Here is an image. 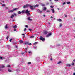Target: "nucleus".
I'll list each match as a JSON object with an SVG mask.
<instances>
[{
	"label": "nucleus",
	"mask_w": 75,
	"mask_h": 75,
	"mask_svg": "<svg viewBox=\"0 0 75 75\" xmlns=\"http://www.w3.org/2000/svg\"><path fill=\"white\" fill-rule=\"evenodd\" d=\"M29 7L30 8L31 10H34L36 7L35 6H34L32 5L27 4L26 5H24L23 6V8H27V7Z\"/></svg>",
	"instance_id": "f257e3e1"
},
{
	"label": "nucleus",
	"mask_w": 75,
	"mask_h": 75,
	"mask_svg": "<svg viewBox=\"0 0 75 75\" xmlns=\"http://www.w3.org/2000/svg\"><path fill=\"white\" fill-rule=\"evenodd\" d=\"M25 13L26 14L27 16L30 15V11H28V10L27 9L25 12Z\"/></svg>",
	"instance_id": "f03ea898"
},
{
	"label": "nucleus",
	"mask_w": 75,
	"mask_h": 75,
	"mask_svg": "<svg viewBox=\"0 0 75 75\" xmlns=\"http://www.w3.org/2000/svg\"><path fill=\"white\" fill-rule=\"evenodd\" d=\"M40 39L43 41H45V38H43V37L42 36H41L40 37Z\"/></svg>",
	"instance_id": "7ed1b4c3"
},
{
	"label": "nucleus",
	"mask_w": 75,
	"mask_h": 75,
	"mask_svg": "<svg viewBox=\"0 0 75 75\" xmlns=\"http://www.w3.org/2000/svg\"><path fill=\"white\" fill-rule=\"evenodd\" d=\"M52 35V33H50L48 35H46V37H50V36H51Z\"/></svg>",
	"instance_id": "20e7f679"
},
{
	"label": "nucleus",
	"mask_w": 75,
	"mask_h": 75,
	"mask_svg": "<svg viewBox=\"0 0 75 75\" xmlns=\"http://www.w3.org/2000/svg\"><path fill=\"white\" fill-rule=\"evenodd\" d=\"M48 33V32L47 31H45L43 32V33L45 34V35H46Z\"/></svg>",
	"instance_id": "39448f33"
},
{
	"label": "nucleus",
	"mask_w": 75,
	"mask_h": 75,
	"mask_svg": "<svg viewBox=\"0 0 75 75\" xmlns=\"http://www.w3.org/2000/svg\"><path fill=\"white\" fill-rule=\"evenodd\" d=\"M13 12H14V10H11L9 11V13H13Z\"/></svg>",
	"instance_id": "423d86ee"
},
{
	"label": "nucleus",
	"mask_w": 75,
	"mask_h": 75,
	"mask_svg": "<svg viewBox=\"0 0 75 75\" xmlns=\"http://www.w3.org/2000/svg\"><path fill=\"white\" fill-rule=\"evenodd\" d=\"M19 42L20 43V44H22V43H23V41L20 40L19 41Z\"/></svg>",
	"instance_id": "0eeeda50"
},
{
	"label": "nucleus",
	"mask_w": 75,
	"mask_h": 75,
	"mask_svg": "<svg viewBox=\"0 0 75 75\" xmlns=\"http://www.w3.org/2000/svg\"><path fill=\"white\" fill-rule=\"evenodd\" d=\"M1 67L2 68H4L5 67V66H4V65H2L1 66Z\"/></svg>",
	"instance_id": "6e6552de"
},
{
	"label": "nucleus",
	"mask_w": 75,
	"mask_h": 75,
	"mask_svg": "<svg viewBox=\"0 0 75 75\" xmlns=\"http://www.w3.org/2000/svg\"><path fill=\"white\" fill-rule=\"evenodd\" d=\"M66 65L68 67H70V66H71V65L69 64H66Z\"/></svg>",
	"instance_id": "1a4fd4ad"
},
{
	"label": "nucleus",
	"mask_w": 75,
	"mask_h": 75,
	"mask_svg": "<svg viewBox=\"0 0 75 75\" xmlns=\"http://www.w3.org/2000/svg\"><path fill=\"white\" fill-rule=\"evenodd\" d=\"M14 17V15H12L11 16V18H13Z\"/></svg>",
	"instance_id": "9d476101"
},
{
	"label": "nucleus",
	"mask_w": 75,
	"mask_h": 75,
	"mask_svg": "<svg viewBox=\"0 0 75 75\" xmlns=\"http://www.w3.org/2000/svg\"><path fill=\"white\" fill-rule=\"evenodd\" d=\"M51 10L52 11V12L53 13H55V10H54V9H52Z\"/></svg>",
	"instance_id": "9b49d317"
},
{
	"label": "nucleus",
	"mask_w": 75,
	"mask_h": 75,
	"mask_svg": "<svg viewBox=\"0 0 75 75\" xmlns=\"http://www.w3.org/2000/svg\"><path fill=\"white\" fill-rule=\"evenodd\" d=\"M25 10H23L21 12V13H25Z\"/></svg>",
	"instance_id": "f8f14e48"
},
{
	"label": "nucleus",
	"mask_w": 75,
	"mask_h": 75,
	"mask_svg": "<svg viewBox=\"0 0 75 75\" xmlns=\"http://www.w3.org/2000/svg\"><path fill=\"white\" fill-rule=\"evenodd\" d=\"M28 20L30 21H32V19L30 18V17L28 18Z\"/></svg>",
	"instance_id": "ddd939ff"
},
{
	"label": "nucleus",
	"mask_w": 75,
	"mask_h": 75,
	"mask_svg": "<svg viewBox=\"0 0 75 75\" xmlns=\"http://www.w3.org/2000/svg\"><path fill=\"white\" fill-rule=\"evenodd\" d=\"M18 9H19V8H15L13 9V11H15V10H18Z\"/></svg>",
	"instance_id": "4468645a"
},
{
	"label": "nucleus",
	"mask_w": 75,
	"mask_h": 75,
	"mask_svg": "<svg viewBox=\"0 0 75 75\" xmlns=\"http://www.w3.org/2000/svg\"><path fill=\"white\" fill-rule=\"evenodd\" d=\"M38 12L39 13H42V11H40V10H38Z\"/></svg>",
	"instance_id": "2eb2a0df"
},
{
	"label": "nucleus",
	"mask_w": 75,
	"mask_h": 75,
	"mask_svg": "<svg viewBox=\"0 0 75 75\" xmlns=\"http://www.w3.org/2000/svg\"><path fill=\"white\" fill-rule=\"evenodd\" d=\"M57 21H59L60 22H61L62 21V20L61 19H58L57 20Z\"/></svg>",
	"instance_id": "dca6fc26"
},
{
	"label": "nucleus",
	"mask_w": 75,
	"mask_h": 75,
	"mask_svg": "<svg viewBox=\"0 0 75 75\" xmlns=\"http://www.w3.org/2000/svg\"><path fill=\"white\" fill-rule=\"evenodd\" d=\"M8 28V27H7V25H6L5 26V29H7Z\"/></svg>",
	"instance_id": "f3484780"
},
{
	"label": "nucleus",
	"mask_w": 75,
	"mask_h": 75,
	"mask_svg": "<svg viewBox=\"0 0 75 75\" xmlns=\"http://www.w3.org/2000/svg\"><path fill=\"white\" fill-rule=\"evenodd\" d=\"M46 10H47V8H46V7H44V9H43L44 11H45Z\"/></svg>",
	"instance_id": "a211bd4d"
},
{
	"label": "nucleus",
	"mask_w": 75,
	"mask_h": 75,
	"mask_svg": "<svg viewBox=\"0 0 75 75\" xmlns=\"http://www.w3.org/2000/svg\"><path fill=\"white\" fill-rule=\"evenodd\" d=\"M38 42H36L34 43L33 44H34V45H35V44H38Z\"/></svg>",
	"instance_id": "6ab92c4d"
},
{
	"label": "nucleus",
	"mask_w": 75,
	"mask_h": 75,
	"mask_svg": "<svg viewBox=\"0 0 75 75\" xmlns=\"http://www.w3.org/2000/svg\"><path fill=\"white\" fill-rule=\"evenodd\" d=\"M25 45H26V44H28V42H25L24 43Z\"/></svg>",
	"instance_id": "aec40b11"
},
{
	"label": "nucleus",
	"mask_w": 75,
	"mask_h": 75,
	"mask_svg": "<svg viewBox=\"0 0 75 75\" xmlns=\"http://www.w3.org/2000/svg\"><path fill=\"white\" fill-rule=\"evenodd\" d=\"M17 25H15L13 27V28H17Z\"/></svg>",
	"instance_id": "412c9836"
},
{
	"label": "nucleus",
	"mask_w": 75,
	"mask_h": 75,
	"mask_svg": "<svg viewBox=\"0 0 75 75\" xmlns=\"http://www.w3.org/2000/svg\"><path fill=\"white\" fill-rule=\"evenodd\" d=\"M61 61H59L58 63V64H61Z\"/></svg>",
	"instance_id": "4be33fe9"
},
{
	"label": "nucleus",
	"mask_w": 75,
	"mask_h": 75,
	"mask_svg": "<svg viewBox=\"0 0 75 75\" xmlns=\"http://www.w3.org/2000/svg\"><path fill=\"white\" fill-rule=\"evenodd\" d=\"M67 4H70V2H66Z\"/></svg>",
	"instance_id": "5701e85b"
},
{
	"label": "nucleus",
	"mask_w": 75,
	"mask_h": 75,
	"mask_svg": "<svg viewBox=\"0 0 75 75\" xmlns=\"http://www.w3.org/2000/svg\"><path fill=\"white\" fill-rule=\"evenodd\" d=\"M21 12L19 11L18 12V14H21Z\"/></svg>",
	"instance_id": "b1692460"
},
{
	"label": "nucleus",
	"mask_w": 75,
	"mask_h": 75,
	"mask_svg": "<svg viewBox=\"0 0 75 75\" xmlns=\"http://www.w3.org/2000/svg\"><path fill=\"white\" fill-rule=\"evenodd\" d=\"M8 72H11V70L8 69Z\"/></svg>",
	"instance_id": "393cba45"
},
{
	"label": "nucleus",
	"mask_w": 75,
	"mask_h": 75,
	"mask_svg": "<svg viewBox=\"0 0 75 75\" xmlns=\"http://www.w3.org/2000/svg\"><path fill=\"white\" fill-rule=\"evenodd\" d=\"M8 38H9V37H8V36H7V37H6V39H7V40H8Z\"/></svg>",
	"instance_id": "a878e982"
},
{
	"label": "nucleus",
	"mask_w": 75,
	"mask_h": 75,
	"mask_svg": "<svg viewBox=\"0 0 75 75\" xmlns=\"http://www.w3.org/2000/svg\"><path fill=\"white\" fill-rule=\"evenodd\" d=\"M27 30V29L26 28H25L24 29V31H25Z\"/></svg>",
	"instance_id": "bb28decb"
},
{
	"label": "nucleus",
	"mask_w": 75,
	"mask_h": 75,
	"mask_svg": "<svg viewBox=\"0 0 75 75\" xmlns=\"http://www.w3.org/2000/svg\"><path fill=\"white\" fill-rule=\"evenodd\" d=\"M31 64V62H28V64Z\"/></svg>",
	"instance_id": "cd10ccee"
},
{
	"label": "nucleus",
	"mask_w": 75,
	"mask_h": 75,
	"mask_svg": "<svg viewBox=\"0 0 75 75\" xmlns=\"http://www.w3.org/2000/svg\"><path fill=\"white\" fill-rule=\"evenodd\" d=\"M34 36H33L30 37V38H34Z\"/></svg>",
	"instance_id": "c85d7f7f"
},
{
	"label": "nucleus",
	"mask_w": 75,
	"mask_h": 75,
	"mask_svg": "<svg viewBox=\"0 0 75 75\" xmlns=\"http://www.w3.org/2000/svg\"><path fill=\"white\" fill-rule=\"evenodd\" d=\"M28 30L30 31H31V30H32L31 29H29Z\"/></svg>",
	"instance_id": "c756f323"
},
{
	"label": "nucleus",
	"mask_w": 75,
	"mask_h": 75,
	"mask_svg": "<svg viewBox=\"0 0 75 75\" xmlns=\"http://www.w3.org/2000/svg\"><path fill=\"white\" fill-rule=\"evenodd\" d=\"M7 67H10V65H7Z\"/></svg>",
	"instance_id": "7c9ffc66"
},
{
	"label": "nucleus",
	"mask_w": 75,
	"mask_h": 75,
	"mask_svg": "<svg viewBox=\"0 0 75 75\" xmlns=\"http://www.w3.org/2000/svg\"><path fill=\"white\" fill-rule=\"evenodd\" d=\"M60 27H62V24H60V25H59Z\"/></svg>",
	"instance_id": "2f4dec72"
},
{
	"label": "nucleus",
	"mask_w": 75,
	"mask_h": 75,
	"mask_svg": "<svg viewBox=\"0 0 75 75\" xmlns=\"http://www.w3.org/2000/svg\"><path fill=\"white\" fill-rule=\"evenodd\" d=\"M12 40V39H10L9 40V41L10 42H11V40Z\"/></svg>",
	"instance_id": "473e14b6"
},
{
	"label": "nucleus",
	"mask_w": 75,
	"mask_h": 75,
	"mask_svg": "<svg viewBox=\"0 0 75 75\" xmlns=\"http://www.w3.org/2000/svg\"><path fill=\"white\" fill-rule=\"evenodd\" d=\"M4 6H5V5L4 4H2V7H3Z\"/></svg>",
	"instance_id": "72a5a7b5"
},
{
	"label": "nucleus",
	"mask_w": 75,
	"mask_h": 75,
	"mask_svg": "<svg viewBox=\"0 0 75 75\" xmlns=\"http://www.w3.org/2000/svg\"><path fill=\"white\" fill-rule=\"evenodd\" d=\"M46 5H48L49 4V2H47L46 4Z\"/></svg>",
	"instance_id": "f704fd0d"
},
{
	"label": "nucleus",
	"mask_w": 75,
	"mask_h": 75,
	"mask_svg": "<svg viewBox=\"0 0 75 75\" xmlns=\"http://www.w3.org/2000/svg\"><path fill=\"white\" fill-rule=\"evenodd\" d=\"M29 54H31V53H32L31 51L29 52H28Z\"/></svg>",
	"instance_id": "c9c22d12"
},
{
	"label": "nucleus",
	"mask_w": 75,
	"mask_h": 75,
	"mask_svg": "<svg viewBox=\"0 0 75 75\" xmlns=\"http://www.w3.org/2000/svg\"><path fill=\"white\" fill-rule=\"evenodd\" d=\"M50 7H51V8H53L54 7V6H50Z\"/></svg>",
	"instance_id": "e433bc0d"
},
{
	"label": "nucleus",
	"mask_w": 75,
	"mask_h": 75,
	"mask_svg": "<svg viewBox=\"0 0 75 75\" xmlns=\"http://www.w3.org/2000/svg\"><path fill=\"white\" fill-rule=\"evenodd\" d=\"M74 65V63L72 62V65Z\"/></svg>",
	"instance_id": "4c0bfd02"
},
{
	"label": "nucleus",
	"mask_w": 75,
	"mask_h": 75,
	"mask_svg": "<svg viewBox=\"0 0 75 75\" xmlns=\"http://www.w3.org/2000/svg\"><path fill=\"white\" fill-rule=\"evenodd\" d=\"M14 31H17V29L15 28L14 29Z\"/></svg>",
	"instance_id": "58836bf2"
},
{
	"label": "nucleus",
	"mask_w": 75,
	"mask_h": 75,
	"mask_svg": "<svg viewBox=\"0 0 75 75\" xmlns=\"http://www.w3.org/2000/svg\"><path fill=\"white\" fill-rule=\"evenodd\" d=\"M14 15H15V16H16L17 15L16 13H14Z\"/></svg>",
	"instance_id": "ea45409f"
},
{
	"label": "nucleus",
	"mask_w": 75,
	"mask_h": 75,
	"mask_svg": "<svg viewBox=\"0 0 75 75\" xmlns=\"http://www.w3.org/2000/svg\"><path fill=\"white\" fill-rule=\"evenodd\" d=\"M22 35L24 36H23L24 37H25V36H24V34H22Z\"/></svg>",
	"instance_id": "a19ab883"
},
{
	"label": "nucleus",
	"mask_w": 75,
	"mask_h": 75,
	"mask_svg": "<svg viewBox=\"0 0 75 75\" xmlns=\"http://www.w3.org/2000/svg\"><path fill=\"white\" fill-rule=\"evenodd\" d=\"M42 6H44V7H45V4H42Z\"/></svg>",
	"instance_id": "79ce46f5"
},
{
	"label": "nucleus",
	"mask_w": 75,
	"mask_h": 75,
	"mask_svg": "<svg viewBox=\"0 0 75 75\" xmlns=\"http://www.w3.org/2000/svg\"><path fill=\"white\" fill-rule=\"evenodd\" d=\"M0 58L1 59H2L3 57H0Z\"/></svg>",
	"instance_id": "37998d69"
},
{
	"label": "nucleus",
	"mask_w": 75,
	"mask_h": 75,
	"mask_svg": "<svg viewBox=\"0 0 75 75\" xmlns=\"http://www.w3.org/2000/svg\"><path fill=\"white\" fill-rule=\"evenodd\" d=\"M65 3H66L65 2H64L63 3V5H64V4H65Z\"/></svg>",
	"instance_id": "c03bdc74"
},
{
	"label": "nucleus",
	"mask_w": 75,
	"mask_h": 75,
	"mask_svg": "<svg viewBox=\"0 0 75 75\" xmlns=\"http://www.w3.org/2000/svg\"><path fill=\"white\" fill-rule=\"evenodd\" d=\"M75 59H74L73 62H75Z\"/></svg>",
	"instance_id": "a18cd8bd"
},
{
	"label": "nucleus",
	"mask_w": 75,
	"mask_h": 75,
	"mask_svg": "<svg viewBox=\"0 0 75 75\" xmlns=\"http://www.w3.org/2000/svg\"><path fill=\"white\" fill-rule=\"evenodd\" d=\"M38 6H39L38 5H36V7H38Z\"/></svg>",
	"instance_id": "49530a36"
},
{
	"label": "nucleus",
	"mask_w": 75,
	"mask_h": 75,
	"mask_svg": "<svg viewBox=\"0 0 75 75\" xmlns=\"http://www.w3.org/2000/svg\"><path fill=\"white\" fill-rule=\"evenodd\" d=\"M50 60L51 61H52V58H51V59H50Z\"/></svg>",
	"instance_id": "de8ad7c7"
},
{
	"label": "nucleus",
	"mask_w": 75,
	"mask_h": 75,
	"mask_svg": "<svg viewBox=\"0 0 75 75\" xmlns=\"http://www.w3.org/2000/svg\"><path fill=\"white\" fill-rule=\"evenodd\" d=\"M46 12H48V13H50V11H46Z\"/></svg>",
	"instance_id": "09e8293b"
},
{
	"label": "nucleus",
	"mask_w": 75,
	"mask_h": 75,
	"mask_svg": "<svg viewBox=\"0 0 75 75\" xmlns=\"http://www.w3.org/2000/svg\"><path fill=\"white\" fill-rule=\"evenodd\" d=\"M29 45H31V43H30L29 44Z\"/></svg>",
	"instance_id": "8fccbe9b"
},
{
	"label": "nucleus",
	"mask_w": 75,
	"mask_h": 75,
	"mask_svg": "<svg viewBox=\"0 0 75 75\" xmlns=\"http://www.w3.org/2000/svg\"><path fill=\"white\" fill-rule=\"evenodd\" d=\"M25 27H28V26L27 25H26L25 26Z\"/></svg>",
	"instance_id": "3c124183"
},
{
	"label": "nucleus",
	"mask_w": 75,
	"mask_h": 75,
	"mask_svg": "<svg viewBox=\"0 0 75 75\" xmlns=\"http://www.w3.org/2000/svg\"><path fill=\"white\" fill-rule=\"evenodd\" d=\"M43 16V17H45V15H44Z\"/></svg>",
	"instance_id": "603ef678"
},
{
	"label": "nucleus",
	"mask_w": 75,
	"mask_h": 75,
	"mask_svg": "<svg viewBox=\"0 0 75 75\" xmlns=\"http://www.w3.org/2000/svg\"><path fill=\"white\" fill-rule=\"evenodd\" d=\"M16 48H18V47H17V46H16Z\"/></svg>",
	"instance_id": "864d4df0"
},
{
	"label": "nucleus",
	"mask_w": 75,
	"mask_h": 75,
	"mask_svg": "<svg viewBox=\"0 0 75 75\" xmlns=\"http://www.w3.org/2000/svg\"><path fill=\"white\" fill-rule=\"evenodd\" d=\"M73 74L74 75H75V73H73Z\"/></svg>",
	"instance_id": "5fc2aeb1"
},
{
	"label": "nucleus",
	"mask_w": 75,
	"mask_h": 75,
	"mask_svg": "<svg viewBox=\"0 0 75 75\" xmlns=\"http://www.w3.org/2000/svg\"><path fill=\"white\" fill-rule=\"evenodd\" d=\"M6 8V9H7L8 8H7V7H6V8Z\"/></svg>",
	"instance_id": "6e6d98bb"
},
{
	"label": "nucleus",
	"mask_w": 75,
	"mask_h": 75,
	"mask_svg": "<svg viewBox=\"0 0 75 75\" xmlns=\"http://www.w3.org/2000/svg\"><path fill=\"white\" fill-rule=\"evenodd\" d=\"M24 54V53H22V55H23V54Z\"/></svg>",
	"instance_id": "4d7b16f0"
},
{
	"label": "nucleus",
	"mask_w": 75,
	"mask_h": 75,
	"mask_svg": "<svg viewBox=\"0 0 75 75\" xmlns=\"http://www.w3.org/2000/svg\"><path fill=\"white\" fill-rule=\"evenodd\" d=\"M51 18H53V17L52 16H51Z\"/></svg>",
	"instance_id": "13d9d810"
},
{
	"label": "nucleus",
	"mask_w": 75,
	"mask_h": 75,
	"mask_svg": "<svg viewBox=\"0 0 75 75\" xmlns=\"http://www.w3.org/2000/svg\"><path fill=\"white\" fill-rule=\"evenodd\" d=\"M48 23L49 24H50V23Z\"/></svg>",
	"instance_id": "bf43d9fd"
},
{
	"label": "nucleus",
	"mask_w": 75,
	"mask_h": 75,
	"mask_svg": "<svg viewBox=\"0 0 75 75\" xmlns=\"http://www.w3.org/2000/svg\"><path fill=\"white\" fill-rule=\"evenodd\" d=\"M55 1H58V0H55Z\"/></svg>",
	"instance_id": "052dcab7"
},
{
	"label": "nucleus",
	"mask_w": 75,
	"mask_h": 75,
	"mask_svg": "<svg viewBox=\"0 0 75 75\" xmlns=\"http://www.w3.org/2000/svg\"><path fill=\"white\" fill-rule=\"evenodd\" d=\"M25 52H26V53H27V51H25Z\"/></svg>",
	"instance_id": "680f3d73"
},
{
	"label": "nucleus",
	"mask_w": 75,
	"mask_h": 75,
	"mask_svg": "<svg viewBox=\"0 0 75 75\" xmlns=\"http://www.w3.org/2000/svg\"><path fill=\"white\" fill-rule=\"evenodd\" d=\"M49 1H51V0H50Z\"/></svg>",
	"instance_id": "e2e57ef3"
},
{
	"label": "nucleus",
	"mask_w": 75,
	"mask_h": 75,
	"mask_svg": "<svg viewBox=\"0 0 75 75\" xmlns=\"http://www.w3.org/2000/svg\"><path fill=\"white\" fill-rule=\"evenodd\" d=\"M13 21H14V20L13 19Z\"/></svg>",
	"instance_id": "0e129e2a"
},
{
	"label": "nucleus",
	"mask_w": 75,
	"mask_h": 75,
	"mask_svg": "<svg viewBox=\"0 0 75 75\" xmlns=\"http://www.w3.org/2000/svg\"><path fill=\"white\" fill-rule=\"evenodd\" d=\"M25 49L27 50V48H25Z\"/></svg>",
	"instance_id": "69168bd1"
},
{
	"label": "nucleus",
	"mask_w": 75,
	"mask_h": 75,
	"mask_svg": "<svg viewBox=\"0 0 75 75\" xmlns=\"http://www.w3.org/2000/svg\"><path fill=\"white\" fill-rule=\"evenodd\" d=\"M55 18H54V20H55Z\"/></svg>",
	"instance_id": "338daca9"
},
{
	"label": "nucleus",
	"mask_w": 75,
	"mask_h": 75,
	"mask_svg": "<svg viewBox=\"0 0 75 75\" xmlns=\"http://www.w3.org/2000/svg\"><path fill=\"white\" fill-rule=\"evenodd\" d=\"M58 10H59V8H58Z\"/></svg>",
	"instance_id": "774afa93"
}]
</instances>
